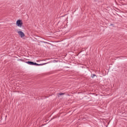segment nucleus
Listing matches in <instances>:
<instances>
[{"instance_id": "nucleus-2", "label": "nucleus", "mask_w": 127, "mask_h": 127, "mask_svg": "<svg viewBox=\"0 0 127 127\" xmlns=\"http://www.w3.org/2000/svg\"><path fill=\"white\" fill-rule=\"evenodd\" d=\"M18 34H19V35H20V37H21L22 38V37H24V36H25V35H24V33H23V32L21 31H19L17 32Z\"/></svg>"}, {"instance_id": "nucleus-6", "label": "nucleus", "mask_w": 127, "mask_h": 127, "mask_svg": "<svg viewBox=\"0 0 127 127\" xmlns=\"http://www.w3.org/2000/svg\"><path fill=\"white\" fill-rule=\"evenodd\" d=\"M59 95H64V93H60Z\"/></svg>"}, {"instance_id": "nucleus-3", "label": "nucleus", "mask_w": 127, "mask_h": 127, "mask_svg": "<svg viewBox=\"0 0 127 127\" xmlns=\"http://www.w3.org/2000/svg\"><path fill=\"white\" fill-rule=\"evenodd\" d=\"M46 64H47V63L42 64H38L36 63L33 62V65H34L35 66H42V65H45Z\"/></svg>"}, {"instance_id": "nucleus-1", "label": "nucleus", "mask_w": 127, "mask_h": 127, "mask_svg": "<svg viewBox=\"0 0 127 127\" xmlns=\"http://www.w3.org/2000/svg\"><path fill=\"white\" fill-rule=\"evenodd\" d=\"M22 21L20 20H18L17 21H16V25L17 26H18L19 27H21V26H22Z\"/></svg>"}, {"instance_id": "nucleus-5", "label": "nucleus", "mask_w": 127, "mask_h": 127, "mask_svg": "<svg viewBox=\"0 0 127 127\" xmlns=\"http://www.w3.org/2000/svg\"><path fill=\"white\" fill-rule=\"evenodd\" d=\"M96 76H97V75H96V74H92L91 75V77L94 78V77H96Z\"/></svg>"}, {"instance_id": "nucleus-4", "label": "nucleus", "mask_w": 127, "mask_h": 127, "mask_svg": "<svg viewBox=\"0 0 127 127\" xmlns=\"http://www.w3.org/2000/svg\"><path fill=\"white\" fill-rule=\"evenodd\" d=\"M27 64H29V65H33V62L28 61L26 62Z\"/></svg>"}]
</instances>
